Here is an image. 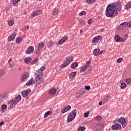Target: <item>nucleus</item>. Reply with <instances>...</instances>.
Instances as JSON below:
<instances>
[{"instance_id": "23", "label": "nucleus", "mask_w": 131, "mask_h": 131, "mask_svg": "<svg viewBox=\"0 0 131 131\" xmlns=\"http://www.w3.org/2000/svg\"><path fill=\"white\" fill-rule=\"evenodd\" d=\"M35 82L33 81V78H31L26 83V85H32Z\"/></svg>"}, {"instance_id": "27", "label": "nucleus", "mask_w": 131, "mask_h": 131, "mask_svg": "<svg viewBox=\"0 0 131 131\" xmlns=\"http://www.w3.org/2000/svg\"><path fill=\"white\" fill-rule=\"evenodd\" d=\"M76 75V72H72L69 75L70 79H72V78H73V77H75Z\"/></svg>"}, {"instance_id": "29", "label": "nucleus", "mask_w": 131, "mask_h": 131, "mask_svg": "<svg viewBox=\"0 0 131 131\" xmlns=\"http://www.w3.org/2000/svg\"><path fill=\"white\" fill-rule=\"evenodd\" d=\"M131 8V1L126 4L125 6L126 10H129Z\"/></svg>"}, {"instance_id": "3", "label": "nucleus", "mask_w": 131, "mask_h": 131, "mask_svg": "<svg viewBox=\"0 0 131 131\" xmlns=\"http://www.w3.org/2000/svg\"><path fill=\"white\" fill-rule=\"evenodd\" d=\"M21 99L22 98L21 97V95H18L14 99H12L10 100L8 102V104L10 105V107L9 109H12V108H14L15 107V105L18 103V102H20L21 101Z\"/></svg>"}, {"instance_id": "14", "label": "nucleus", "mask_w": 131, "mask_h": 131, "mask_svg": "<svg viewBox=\"0 0 131 131\" xmlns=\"http://www.w3.org/2000/svg\"><path fill=\"white\" fill-rule=\"evenodd\" d=\"M121 125L117 123H116L115 124L113 125L112 126V129L116 130H118V129H121Z\"/></svg>"}, {"instance_id": "4", "label": "nucleus", "mask_w": 131, "mask_h": 131, "mask_svg": "<svg viewBox=\"0 0 131 131\" xmlns=\"http://www.w3.org/2000/svg\"><path fill=\"white\" fill-rule=\"evenodd\" d=\"M73 61V57H67L66 59L63 61V64L60 66V68H65L67 67Z\"/></svg>"}, {"instance_id": "50", "label": "nucleus", "mask_w": 131, "mask_h": 131, "mask_svg": "<svg viewBox=\"0 0 131 131\" xmlns=\"http://www.w3.org/2000/svg\"><path fill=\"white\" fill-rule=\"evenodd\" d=\"M92 23H93V19L92 18H90L88 21V24H92Z\"/></svg>"}, {"instance_id": "2", "label": "nucleus", "mask_w": 131, "mask_h": 131, "mask_svg": "<svg viewBox=\"0 0 131 131\" xmlns=\"http://www.w3.org/2000/svg\"><path fill=\"white\" fill-rule=\"evenodd\" d=\"M45 69L46 67L43 66L39 70L36 72L35 75L37 74L36 77V81L37 84H40L41 82H43V78L41 77V74L43 73V71H45Z\"/></svg>"}, {"instance_id": "46", "label": "nucleus", "mask_w": 131, "mask_h": 131, "mask_svg": "<svg viewBox=\"0 0 131 131\" xmlns=\"http://www.w3.org/2000/svg\"><path fill=\"white\" fill-rule=\"evenodd\" d=\"M122 61H123V59L122 58H119L117 60V62H118V63H121Z\"/></svg>"}, {"instance_id": "10", "label": "nucleus", "mask_w": 131, "mask_h": 131, "mask_svg": "<svg viewBox=\"0 0 131 131\" xmlns=\"http://www.w3.org/2000/svg\"><path fill=\"white\" fill-rule=\"evenodd\" d=\"M104 126V123L102 121L98 122L96 125V129L97 130H102Z\"/></svg>"}, {"instance_id": "24", "label": "nucleus", "mask_w": 131, "mask_h": 131, "mask_svg": "<svg viewBox=\"0 0 131 131\" xmlns=\"http://www.w3.org/2000/svg\"><path fill=\"white\" fill-rule=\"evenodd\" d=\"M31 60H32L31 57H28L25 58L24 61L26 64H29L31 62Z\"/></svg>"}, {"instance_id": "32", "label": "nucleus", "mask_w": 131, "mask_h": 131, "mask_svg": "<svg viewBox=\"0 0 131 131\" xmlns=\"http://www.w3.org/2000/svg\"><path fill=\"white\" fill-rule=\"evenodd\" d=\"M102 117L99 115H97L94 118V120H97V121H100V120H102Z\"/></svg>"}, {"instance_id": "25", "label": "nucleus", "mask_w": 131, "mask_h": 131, "mask_svg": "<svg viewBox=\"0 0 131 131\" xmlns=\"http://www.w3.org/2000/svg\"><path fill=\"white\" fill-rule=\"evenodd\" d=\"M41 11L40 10H38V11H36L35 12H33L32 14V16H33V17H35V16H38V15H39V14H41Z\"/></svg>"}, {"instance_id": "44", "label": "nucleus", "mask_w": 131, "mask_h": 131, "mask_svg": "<svg viewBox=\"0 0 131 131\" xmlns=\"http://www.w3.org/2000/svg\"><path fill=\"white\" fill-rule=\"evenodd\" d=\"M52 46H53V42L50 41L48 44V47L49 48H52Z\"/></svg>"}, {"instance_id": "52", "label": "nucleus", "mask_w": 131, "mask_h": 131, "mask_svg": "<svg viewBox=\"0 0 131 131\" xmlns=\"http://www.w3.org/2000/svg\"><path fill=\"white\" fill-rule=\"evenodd\" d=\"M79 127H80L81 131H83L85 129V127L84 126H80Z\"/></svg>"}, {"instance_id": "53", "label": "nucleus", "mask_w": 131, "mask_h": 131, "mask_svg": "<svg viewBox=\"0 0 131 131\" xmlns=\"http://www.w3.org/2000/svg\"><path fill=\"white\" fill-rule=\"evenodd\" d=\"M27 29H29V26H27L25 28L22 29V30H27Z\"/></svg>"}, {"instance_id": "49", "label": "nucleus", "mask_w": 131, "mask_h": 131, "mask_svg": "<svg viewBox=\"0 0 131 131\" xmlns=\"http://www.w3.org/2000/svg\"><path fill=\"white\" fill-rule=\"evenodd\" d=\"M85 89L86 90V91H90L91 90V86H85Z\"/></svg>"}, {"instance_id": "59", "label": "nucleus", "mask_w": 131, "mask_h": 131, "mask_svg": "<svg viewBox=\"0 0 131 131\" xmlns=\"http://www.w3.org/2000/svg\"><path fill=\"white\" fill-rule=\"evenodd\" d=\"M83 31H82V30H80V34H81L82 33Z\"/></svg>"}, {"instance_id": "1", "label": "nucleus", "mask_w": 131, "mask_h": 131, "mask_svg": "<svg viewBox=\"0 0 131 131\" xmlns=\"http://www.w3.org/2000/svg\"><path fill=\"white\" fill-rule=\"evenodd\" d=\"M121 4L120 2L109 4L106 7L105 15L106 17L113 18L118 14V12H121Z\"/></svg>"}, {"instance_id": "56", "label": "nucleus", "mask_w": 131, "mask_h": 131, "mask_svg": "<svg viewBox=\"0 0 131 131\" xmlns=\"http://www.w3.org/2000/svg\"><path fill=\"white\" fill-rule=\"evenodd\" d=\"M99 106H101V105H103V102L101 101H99Z\"/></svg>"}, {"instance_id": "41", "label": "nucleus", "mask_w": 131, "mask_h": 131, "mask_svg": "<svg viewBox=\"0 0 131 131\" xmlns=\"http://www.w3.org/2000/svg\"><path fill=\"white\" fill-rule=\"evenodd\" d=\"M126 88V83H122L121 84V88L123 89H125Z\"/></svg>"}, {"instance_id": "36", "label": "nucleus", "mask_w": 131, "mask_h": 131, "mask_svg": "<svg viewBox=\"0 0 131 131\" xmlns=\"http://www.w3.org/2000/svg\"><path fill=\"white\" fill-rule=\"evenodd\" d=\"M21 0H13L12 3L13 4V5L16 7V5L19 3Z\"/></svg>"}, {"instance_id": "43", "label": "nucleus", "mask_w": 131, "mask_h": 131, "mask_svg": "<svg viewBox=\"0 0 131 131\" xmlns=\"http://www.w3.org/2000/svg\"><path fill=\"white\" fill-rule=\"evenodd\" d=\"M41 50V49H40V48H39V47H37V48L36 51V54H37V55H39V52H40Z\"/></svg>"}, {"instance_id": "28", "label": "nucleus", "mask_w": 131, "mask_h": 131, "mask_svg": "<svg viewBox=\"0 0 131 131\" xmlns=\"http://www.w3.org/2000/svg\"><path fill=\"white\" fill-rule=\"evenodd\" d=\"M77 66H78V63H77V62H75L72 64L71 68L73 69H75Z\"/></svg>"}, {"instance_id": "18", "label": "nucleus", "mask_w": 131, "mask_h": 131, "mask_svg": "<svg viewBox=\"0 0 131 131\" xmlns=\"http://www.w3.org/2000/svg\"><path fill=\"white\" fill-rule=\"evenodd\" d=\"M16 35H17V33L16 32L13 33V34L11 35L10 37H8V41H13V40L15 39V38L16 37Z\"/></svg>"}, {"instance_id": "11", "label": "nucleus", "mask_w": 131, "mask_h": 131, "mask_svg": "<svg viewBox=\"0 0 131 131\" xmlns=\"http://www.w3.org/2000/svg\"><path fill=\"white\" fill-rule=\"evenodd\" d=\"M59 92H60V89H59V88H57L56 89L53 88L50 90L49 94L50 96H54V95H56V94L59 93Z\"/></svg>"}, {"instance_id": "47", "label": "nucleus", "mask_w": 131, "mask_h": 131, "mask_svg": "<svg viewBox=\"0 0 131 131\" xmlns=\"http://www.w3.org/2000/svg\"><path fill=\"white\" fill-rule=\"evenodd\" d=\"M89 115H90V112H86L84 114V117H88V116H89Z\"/></svg>"}, {"instance_id": "22", "label": "nucleus", "mask_w": 131, "mask_h": 131, "mask_svg": "<svg viewBox=\"0 0 131 131\" xmlns=\"http://www.w3.org/2000/svg\"><path fill=\"white\" fill-rule=\"evenodd\" d=\"M52 114H53V110H50L45 114L44 118H47L49 115H52Z\"/></svg>"}, {"instance_id": "38", "label": "nucleus", "mask_w": 131, "mask_h": 131, "mask_svg": "<svg viewBox=\"0 0 131 131\" xmlns=\"http://www.w3.org/2000/svg\"><path fill=\"white\" fill-rule=\"evenodd\" d=\"M58 12H59V11L57 10V9H55L53 11L52 14L53 15H58Z\"/></svg>"}, {"instance_id": "19", "label": "nucleus", "mask_w": 131, "mask_h": 131, "mask_svg": "<svg viewBox=\"0 0 131 131\" xmlns=\"http://www.w3.org/2000/svg\"><path fill=\"white\" fill-rule=\"evenodd\" d=\"M70 109H71V106L70 105H68L62 108L61 111V113H65V112H67V111H69Z\"/></svg>"}, {"instance_id": "40", "label": "nucleus", "mask_w": 131, "mask_h": 131, "mask_svg": "<svg viewBox=\"0 0 131 131\" xmlns=\"http://www.w3.org/2000/svg\"><path fill=\"white\" fill-rule=\"evenodd\" d=\"M8 24L9 26H13V25H14V21L13 20H10L8 21Z\"/></svg>"}, {"instance_id": "54", "label": "nucleus", "mask_w": 131, "mask_h": 131, "mask_svg": "<svg viewBox=\"0 0 131 131\" xmlns=\"http://www.w3.org/2000/svg\"><path fill=\"white\" fill-rule=\"evenodd\" d=\"M12 60H13V58H11L8 60V63H9V65H11V62H12Z\"/></svg>"}, {"instance_id": "13", "label": "nucleus", "mask_w": 131, "mask_h": 131, "mask_svg": "<svg viewBox=\"0 0 131 131\" xmlns=\"http://www.w3.org/2000/svg\"><path fill=\"white\" fill-rule=\"evenodd\" d=\"M34 51V48L33 46H30L28 48V49L26 51V53L27 54H33Z\"/></svg>"}, {"instance_id": "60", "label": "nucleus", "mask_w": 131, "mask_h": 131, "mask_svg": "<svg viewBox=\"0 0 131 131\" xmlns=\"http://www.w3.org/2000/svg\"><path fill=\"white\" fill-rule=\"evenodd\" d=\"M114 123H115V122H117V120H114Z\"/></svg>"}, {"instance_id": "33", "label": "nucleus", "mask_w": 131, "mask_h": 131, "mask_svg": "<svg viewBox=\"0 0 131 131\" xmlns=\"http://www.w3.org/2000/svg\"><path fill=\"white\" fill-rule=\"evenodd\" d=\"M5 73H6L5 70L0 71V78H2V77L5 75Z\"/></svg>"}, {"instance_id": "34", "label": "nucleus", "mask_w": 131, "mask_h": 131, "mask_svg": "<svg viewBox=\"0 0 131 131\" xmlns=\"http://www.w3.org/2000/svg\"><path fill=\"white\" fill-rule=\"evenodd\" d=\"M125 82H126L127 84H128V85H130L131 84V78H128L126 79L125 80Z\"/></svg>"}, {"instance_id": "57", "label": "nucleus", "mask_w": 131, "mask_h": 131, "mask_svg": "<svg viewBox=\"0 0 131 131\" xmlns=\"http://www.w3.org/2000/svg\"><path fill=\"white\" fill-rule=\"evenodd\" d=\"M9 68H10V69H12L13 68V66L10 65L9 66Z\"/></svg>"}, {"instance_id": "58", "label": "nucleus", "mask_w": 131, "mask_h": 131, "mask_svg": "<svg viewBox=\"0 0 131 131\" xmlns=\"http://www.w3.org/2000/svg\"><path fill=\"white\" fill-rule=\"evenodd\" d=\"M78 131H81L80 127L78 128Z\"/></svg>"}, {"instance_id": "30", "label": "nucleus", "mask_w": 131, "mask_h": 131, "mask_svg": "<svg viewBox=\"0 0 131 131\" xmlns=\"http://www.w3.org/2000/svg\"><path fill=\"white\" fill-rule=\"evenodd\" d=\"M38 48H40L41 50V49H43V48H45V43L43 42H40L38 44Z\"/></svg>"}, {"instance_id": "15", "label": "nucleus", "mask_w": 131, "mask_h": 131, "mask_svg": "<svg viewBox=\"0 0 131 131\" xmlns=\"http://www.w3.org/2000/svg\"><path fill=\"white\" fill-rule=\"evenodd\" d=\"M115 40H116V42H118L119 41H121V42H124V41H125V39H123L121 38L120 36L117 35L115 36Z\"/></svg>"}, {"instance_id": "39", "label": "nucleus", "mask_w": 131, "mask_h": 131, "mask_svg": "<svg viewBox=\"0 0 131 131\" xmlns=\"http://www.w3.org/2000/svg\"><path fill=\"white\" fill-rule=\"evenodd\" d=\"M22 42V38H17L16 39V43H20V42Z\"/></svg>"}, {"instance_id": "26", "label": "nucleus", "mask_w": 131, "mask_h": 131, "mask_svg": "<svg viewBox=\"0 0 131 131\" xmlns=\"http://www.w3.org/2000/svg\"><path fill=\"white\" fill-rule=\"evenodd\" d=\"M109 99H110V97L109 96V95H107L105 98L102 100L101 101L103 104H105V103L108 102V100H109Z\"/></svg>"}, {"instance_id": "45", "label": "nucleus", "mask_w": 131, "mask_h": 131, "mask_svg": "<svg viewBox=\"0 0 131 131\" xmlns=\"http://www.w3.org/2000/svg\"><path fill=\"white\" fill-rule=\"evenodd\" d=\"M2 109H3V110H5L7 109V105L3 104L2 105Z\"/></svg>"}, {"instance_id": "6", "label": "nucleus", "mask_w": 131, "mask_h": 131, "mask_svg": "<svg viewBox=\"0 0 131 131\" xmlns=\"http://www.w3.org/2000/svg\"><path fill=\"white\" fill-rule=\"evenodd\" d=\"M75 116H76V110H73L68 116L67 122H71V121H72L73 119L75 118Z\"/></svg>"}, {"instance_id": "8", "label": "nucleus", "mask_w": 131, "mask_h": 131, "mask_svg": "<svg viewBox=\"0 0 131 131\" xmlns=\"http://www.w3.org/2000/svg\"><path fill=\"white\" fill-rule=\"evenodd\" d=\"M117 121L120 122V123L122 124V125L123 128L126 127V126H127V122H126L125 121V119H124V118H122V117L120 118L117 120Z\"/></svg>"}, {"instance_id": "55", "label": "nucleus", "mask_w": 131, "mask_h": 131, "mask_svg": "<svg viewBox=\"0 0 131 131\" xmlns=\"http://www.w3.org/2000/svg\"><path fill=\"white\" fill-rule=\"evenodd\" d=\"M3 124H5V122H4V121H2L0 122V127L3 125Z\"/></svg>"}, {"instance_id": "7", "label": "nucleus", "mask_w": 131, "mask_h": 131, "mask_svg": "<svg viewBox=\"0 0 131 131\" xmlns=\"http://www.w3.org/2000/svg\"><path fill=\"white\" fill-rule=\"evenodd\" d=\"M30 93H31V90L28 89L22 91L21 94L23 98H28L30 96Z\"/></svg>"}, {"instance_id": "16", "label": "nucleus", "mask_w": 131, "mask_h": 131, "mask_svg": "<svg viewBox=\"0 0 131 131\" xmlns=\"http://www.w3.org/2000/svg\"><path fill=\"white\" fill-rule=\"evenodd\" d=\"M101 54H103V51H100L99 49H95L93 51V55L94 56H99Z\"/></svg>"}, {"instance_id": "17", "label": "nucleus", "mask_w": 131, "mask_h": 131, "mask_svg": "<svg viewBox=\"0 0 131 131\" xmlns=\"http://www.w3.org/2000/svg\"><path fill=\"white\" fill-rule=\"evenodd\" d=\"M91 64L90 60L88 61L85 63V66H83L80 69V72H84L86 70V66H89V64Z\"/></svg>"}, {"instance_id": "42", "label": "nucleus", "mask_w": 131, "mask_h": 131, "mask_svg": "<svg viewBox=\"0 0 131 131\" xmlns=\"http://www.w3.org/2000/svg\"><path fill=\"white\" fill-rule=\"evenodd\" d=\"M97 0H87L88 4H94Z\"/></svg>"}, {"instance_id": "9", "label": "nucleus", "mask_w": 131, "mask_h": 131, "mask_svg": "<svg viewBox=\"0 0 131 131\" xmlns=\"http://www.w3.org/2000/svg\"><path fill=\"white\" fill-rule=\"evenodd\" d=\"M29 77V74L28 73H24L21 76L20 80L21 82H24L27 81V79Z\"/></svg>"}, {"instance_id": "61", "label": "nucleus", "mask_w": 131, "mask_h": 131, "mask_svg": "<svg viewBox=\"0 0 131 131\" xmlns=\"http://www.w3.org/2000/svg\"><path fill=\"white\" fill-rule=\"evenodd\" d=\"M71 2H73L74 0H70Z\"/></svg>"}, {"instance_id": "21", "label": "nucleus", "mask_w": 131, "mask_h": 131, "mask_svg": "<svg viewBox=\"0 0 131 131\" xmlns=\"http://www.w3.org/2000/svg\"><path fill=\"white\" fill-rule=\"evenodd\" d=\"M101 39H102V37L98 36L94 38L92 40V41L94 42V43H97V42H98L99 40H101Z\"/></svg>"}, {"instance_id": "20", "label": "nucleus", "mask_w": 131, "mask_h": 131, "mask_svg": "<svg viewBox=\"0 0 131 131\" xmlns=\"http://www.w3.org/2000/svg\"><path fill=\"white\" fill-rule=\"evenodd\" d=\"M68 37L67 36H64L62 37L58 42V45H62L64 43V41H66L67 40V38Z\"/></svg>"}, {"instance_id": "12", "label": "nucleus", "mask_w": 131, "mask_h": 131, "mask_svg": "<svg viewBox=\"0 0 131 131\" xmlns=\"http://www.w3.org/2000/svg\"><path fill=\"white\" fill-rule=\"evenodd\" d=\"M8 94L4 93L0 95V101L6 102V100H8Z\"/></svg>"}, {"instance_id": "5", "label": "nucleus", "mask_w": 131, "mask_h": 131, "mask_svg": "<svg viewBox=\"0 0 131 131\" xmlns=\"http://www.w3.org/2000/svg\"><path fill=\"white\" fill-rule=\"evenodd\" d=\"M129 27V28H131V21L129 23L127 22H124L122 24H121L117 28V30L118 31H119V30H121V29H124L125 28H126V27Z\"/></svg>"}, {"instance_id": "35", "label": "nucleus", "mask_w": 131, "mask_h": 131, "mask_svg": "<svg viewBox=\"0 0 131 131\" xmlns=\"http://www.w3.org/2000/svg\"><path fill=\"white\" fill-rule=\"evenodd\" d=\"M79 23L80 25H84L85 24V21L83 19H79Z\"/></svg>"}, {"instance_id": "37", "label": "nucleus", "mask_w": 131, "mask_h": 131, "mask_svg": "<svg viewBox=\"0 0 131 131\" xmlns=\"http://www.w3.org/2000/svg\"><path fill=\"white\" fill-rule=\"evenodd\" d=\"M37 61H38V58H35L34 60H33V61L31 62V65H33V64H35V63H36V62H37Z\"/></svg>"}, {"instance_id": "31", "label": "nucleus", "mask_w": 131, "mask_h": 131, "mask_svg": "<svg viewBox=\"0 0 131 131\" xmlns=\"http://www.w3.org/2000/svg\"><path fill=\"white\" fill-rule=\"evenodd\" d=\"M86 70H87L88 73L91 74L92 73V70L91 69V66H90V64L86 67Z\"/></svg>"}, {"instance_id": "51", "label": "nucleus", "mask_w": 131, "mask_h": 131, "mask_svg": "<svg viewBox=\"0 0 131 131\" xmlns=\"http://www.w3.org/2000/svg\"><path fill=\"white\" fill-rule=\"evenodd\" d=\"M78 94H84V90H83V91L82 90H79L78 91Z\"/></svg>"}, {"instance_id": "48", "label": "nucleus", "mask_w": 131, "mask_h": 131, "mask_svg": "<svg viewBox=\"0 0 131 131\" xmlns=\"http://www.w3.org/2000/svg\"><path fill=\"white\" fill-rule=\"evenodd\" d=\"M79 15L80 16H83V15H85V12L84 11H83L81 12L79 14Z\"/></svg>"}]
</instances>
